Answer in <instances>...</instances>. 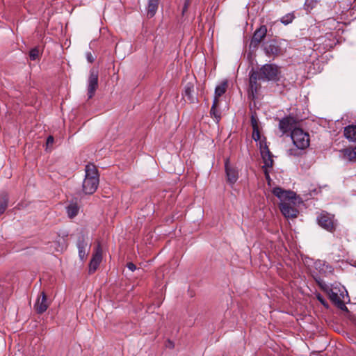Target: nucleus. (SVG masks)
<instances>
[{
  "mask_svg": "<svg viewBox=\"0 0 356 356\" xmlns=\"http://www.w3.org/2000/svg\"><path fill=\"white\" fill-rule=\"evenodd\" d=\"M252 137L253 140H254L256 142H257L258 140H259L261 138L259 127L252 129Z\"/></svg>",
  "mask_w": 356,
  "mask_h": 356,
  "instance_id": "c756f323",
  "label": "nucleus"
},
{
  "mask_svg": "<svg viewBox=\"0 0 356 356\" xmlns=\"http://www.w3.org/2000/svg\"><path fill=\"white\" fill-rule=\"evenodd\" d=\"M194 91V85L193 83L189 82L187 83L184 87V90L183 95L187 97V99L191 103H194L196 100V98L193 95V92Z\"/></svg>",
  "mask_w": 356,
  "mask_h": 356,
  "instance_id": "f3484780",
  "label": "nucleus"
},
{
  "mask_svg": "<svg viewBox=\"0 0 356 356\" xmlns=\"http://www.w3.org/2000/svg\"><path fill=\"white\" fill-rule=\"evenodd\" d=\"M298 122L295 116L289 115L279 120V129L283 134H286L289 131L291 132L293 129H298L296 126Z\"/></svg>",
  "mask_w": 356,
  "mask_h": 356,
  "instance_id": "39448f33",
  "label": "nucleus"
},
{
  "mask_svg": "<svg viewBox=\"0 0 356 356\" xmlns=\"http://www.w3.org/2000/svg\"><path fill=\"white\" fill-rule=\"evenodd\" d=\"M293 18H294V17L293 15H290V14L286 15L285 16H284L281 18V22L285 25H287V24H290L291 22H292Z\"/></svg>",
  "mask_w": 356,
  "mask_h": 356,
  "instance_id": "c85d7f7f",
  "label": "nucleus"
},
{
  "mask_svg": "<svg viewBox=\"0 0 356 356\" xmlns=\"http://www.w3.org/2000/svg\"><path fill=\"white\" fill-rule=\"evenodd\" d=\"M189 6V1L188 0H186L185 3H184V7H183V10H182V13L184 14L188 9Z\"/></svg>",
  "mask_w": 356,
  "mask_h": 356,
  "instance_id": "c9c22d12",
  "label": "nucleus"
},
{
  "mask_svg": "<svg viewBox=\"0 0 356 356\" xmlns=\"http://www.w3.org/2000/svg\"><path fill=\"white\" fill-rule=\"evenodd\" d=\"M343 158L350 162H356V147L341 150Z\"/></svg>",
  "mask_w": 356,
  "mask_h": 356,
  "instance_id": "dca6fc26",
  "label": "nucleus"
},
{
  "mask_svg": "<svg viewBox=\"0 0 356 356\" xmlns=\"http://www.w3.org/2000/svg\"><path fill=\"white\" fill-rule=\"evenodd\" d=\"M312 3H314L312 0H306L305 6H309Z\"/></svg>",
  "mask_w": 356,
  "mask_h": 356,
  "instance_id": "e433bc0d",
  "label": "nucleus"
},
{
  "mask_svg": "<svg viewBox=\"0 0 356 356\" xmlns=\"http://www.w3.org/2000/svg\"><path fill=\"white\" fill-rule=\"evenodd\" d=\"M79 211V207L76 202H71L69 205L66 207V211L70 218L75 217Z\"/></svg>",
  "mask_w": 356,
  "mask_h": 356,
  "instance_id": "4be33fe9",
  "label": "nucleus"
},
{
  "mask_svg": "<svg viewBox=\"0 0 356 356\" xmlns=\"http://www.w3.org/2000/svg\"><path fill=\"white\" fill-rule=\"evenodd\" d=\"M250 123L253 128H259V119L255 111L251 113Z\"/></svg>",
  "mask_w": 356,
  "mask_h": 356,
  "instance_id": "bb28decb",
  "label": "nucleus"
},
{
  "mask_svg": "<svg viewBox=\"0 0 356 356\" xmlns=\"http://www.w3.org/2000/svg\"><path fill=\"white\" fill-rule=\"evenodd\" d=\"M280 67L275 64H265L258 70L252 69L250 72L249 85L252 92H257L261 85L257 81H278L280 79Z\"/></svg>",
  "mask_w": 356,
  "mask_h": 356,
  "instance_id": "f257e3e1",
  "label": "nucleus"
},
{
  "mask_svg": "<svg viewBox=\"0 0 356 356\" xmlns=\"http://www.w3.org/2000/svg\"><path fill=\"white\" fill-rule=\"evenodd\" d=\"M40 55V50L38 47H34L29 51V58L31 60H35L39 58Z\"/></svg>",
  "mask_w": 356,
  "mask_h": 356,
  "instance_id": "cd10ccee",
  "label": "nucleus"
},
{
  "mask_svg": "<svg viewBox=\"0 0 356 356\" xmlns=\"http://www.w3.org/2000/svg\"><path fill=\"white\" fill-rule=\"evenodd\" d=\"M86 175L83 181V191L86 195L93 194L99 186V173L96 166L93 163L86 165Z\"/></svg>",
  "mask_w": 356,
  "mask_h": 356,
  "instance_id": "f03ea898",
  "label": "nucleus"
},
{
  "mask_svg": "<svg viewBox=\"0 0 356 356\" xmlns=\"http://www.w3.org/2000/svg\"><path fill=\"white\" fill-rule=\"evenodd\" d=\"M49 306V303L47 301V295L42 291L34 305V309L37 314H42L47 311Z\"/></svg>",
  "mask_w": 356,
  "mask_h": 356,
  "instance_id": "f8f14e48",
  "label": "nucleus"
},
{
  "mask_svg": "<svg viewBox=\"0 0 356 356\" xmlns=\"http://www.w3.org/2000/svg\"><path fill=\"white\" fill-rule=\"evenodd\" d=\"M87 243L85 241L84 237H80L77 241V248L79 250V256L81 260H83L86 256L87 253L86 251V248L87 247Z\"/></svg>",
  "mask_w": 356,
  "mask_h": 356,
  "instance_id": "6ab92c4d",
  "label": "nucleus"
},
{
  "mask_svg": "<svg viewBox=\"0 0 356 356\" xmlns=\"http://www.w3.org/2000/svg\"><path fill=\"white\" fill-rule=\"evenodd\" d=\"M98 71L95 69H91L88 80V99H91L95 95V91L98 88Z\"/></svg>",
  "mask_w": 356,
  "mask_h": 356,
  "instance_id": "6e6552de",
  "label": "nucleus"
},
{
  "mask_svg": "<svg viewBox=\"0 0 356 356\" xmlns=\"http://www.w3.org/2000/svg\"><path fill=\"white\" fill-rule=\"evenodd\" d=\"M258 141L259 143V149L261 154H262V152H267L268 154L270 149L266 144V138L264 137L263 138H261Z\"/></svg>",
  "mask_w": 356,
  "mask_h": 356,
  "instance_id": "a878e982",
  "label": "nucleus"
},
{
  "mask_svg": "<svg viewBox=\"0 0 356 356\" xmlns=\"http://www.w3.org/2000/svg\"><path fill=\"white\" fill-rule=\"evenodd\" d=\"M54 142V137L52 136H49L47 138V142H46L47 147L48 148L49 147H51Z\"/></svg>",
  "mask_w": 356,
  "mask_h": 356,
  "instance_id": "7c9ffc66",
  "label": "nucleus"
},
{
  "mask_svg": "<svg viewBox=\"0 0 356 356\" xmlns=\"http://www.w3.org/2000/svg\"><path fill=\"white\" fill-rule=\"evenodd\" d=\"M127 267L129 268V270H130L132 272L136 269V265L132 262L127 263Z\"/></svg>",
  "mask_w": 356,
  "mask_h": 356,
  "instance_id": "f704fd0d",
  "label": "nucleus"
},
{
  "mask_svg": "<svg viewBox=\"0 0 356 356\" xmlns=\"http://www.w3.org/2000/svg\"><path fill=\"white\" fill-rule=\"evenodd\" d=\"M267 33V28L265 25L261 26L257 29L253 33L252 38L250 41V47L257 48L261 43V42L266 37Z\"/></svg>",
  "mask_w": 356,
  "mask_h": 356,
  "instance_id": "9d476101",
  "label": "nucleus"
},
{
  "mask_svg": "<svg viewBox=\"0 0 356 356\" xmlns=\"http://www.w3.org/2000/svg\"><path fill=\"white\" fill-rule=\"evenodd\" d=\"M262 169H263L266 181H268V184H270L271 179H270V175H269V171L268 170V168H262Z\"/></svg>",
  "mask_w": 356,
  "mask_h": 356,
  "instance_id": "2f4dec72",
  "label": "nucleus"
},
{
  "mask_svg": "<svg viewBox=\"0 0 356 356\" xmlns=\"http://www.w3.org/2000/svg\"><path fill=\"white\" fill-rule=\"evenodd\" d=\"M293 145L299 149H305L309 146V134L302 129H293L291 133Z\"/></svg>",
  "mask_w": 356,
  "mask_h": 356,
  "instance_id": "20e7f679",
  "label": "nucleus"
},
{
  "mask_svg": "<svg viewBox=\"0 0 356 356\" xmlns=\"http://www.w3.org/2000/svg\"><path fill=\"white\" fill-rule=\"evenodd\" d=\"M159 0H148L147 14L149 17H153L159 8Z\"/></svg>",
  "mask_w": 356,
  "mask_h": 356,
  "instance_id": "a211bd4d",
  "label": "nucleus"
},
{
  "mask_svg": "<svg viewBox=\"0 0 356 356\" xmlns=\"http://www.w3.org/2000/svg\"><path fill=\"white\" fill-rule=\"evenodd\" d=\"M280 209L283 216L287 218H296L298 214V211L294 207L291 206L289 203L287 202H282L280 204Z\"/></svg>",
  "mask_w": 356,
  "mask_h": 356,
  "instance_id": "4468645a",
  "label": "nucleus"
},
{
  "mask_svg": "<svg viewBox=\"0 0 356 356\" xmlns=\"http://www.w3.org/2000/svg\"><path fill=\"white\" fill-rule=\"evenodd\" d=\"M315 268L323 276L328 277L334 274V268L326 261H317L315 262Z\"/></svg>",
  "mask_w": 356,
  "mask_h": 356,
  "instance_id": "ddd939ff",
  "label": "nucleus"
},
{
  "mask_svg": "<svg viewBox=\"0 0 356 356\" xmlns=\"http://www.w3.org/2000/svg\"><path fill=\"white\" fill-rule=\"evenodd\" d=\"M313 277L319 288L326 293L330 301L341 310H347V307L345 305L343 301L341 299L337 291L330 288L318 275H313Z\"/></svg>",
  "mask_w": 356,
  "mask_h": 356,
  "instance_id": "7ed1b4c3",
  "label": "nucleus"
},
{
  "mask_svg": "<svg viewBox=\"0 0 356 356\" xmlns=\"http://www.w3.org/2000/svg\"><path fill=\"white\" fill-rule=\"evenodd\" d=\"M261 155L264 163V165L262 166V168H272L273 166L274 161L273 159V156L270 151H269L268 154L267 152H262Z\"/></svg>",
  "mask_w": 356,
  "mask_h": 356,
  "instance_id": "aec40b11",
  "label": "nucleus"
},
{
  "mask_svg": "<svg viewBox=\"0 0 356 356\" xmlns=\"http://www.w3.org/2000/svg\"><path fill=\"white\" fill-rule=\"evenodd\" d=\"M225 173L227 181L230 185L234 184L238 179V171L236 167L229 163V159H226L225 163Z\"/></svg>",
  "mask_w": 356,
  "mask_h": 356,
  "instance_id": "9b49d317",
  "label": "nucleus"
},
{
  "mask_svg": "<svg viewBox=\"0 0 356 356\" xmlns=\"http://www.w3.org/2000/svg\"><path fill=\"white\" fill-rule=\"evenodd\" d=\"M227 87V81H224L221 83L220 85L217 86L215 89V96L214 99H217L218 101L219 98L225 93Z\"/></svg>",
  "mask_w": 356,
  "mask_h": 356,
  "instance_id": "b1692460",
  "label": "nucleus"
},
{
  "mask_svg": "<svg viewBox=\"0 0 356 356\" xmlns=\"http://www.w3.org/2000/svg\"><path fill=\"white\" fill-rule=\"evenodd\" d=\"M317 299L323 306H325L327 308L328 307L327 302L321 295L317 296Z\"/></svg>",
  "mask_w": 356,
  "mask_h": 356,
  "instance_id": "473e14b6",
  "label": "nucleus"
},
{
  "mask_svg": "<svg viewBox=\"0 0 356 356\" xmlns=\"http://www.w3.org/2000/svg\"><path fill=\"white\" fill-rule=\"evenodd\" d=\"M102 260V250L101 245L98 243L95 248V252L89 264V273H94L98 268Z\"/></svg>",
  "mask_w": 356,
  "mask_h": 356,
  "instance_id": "1a4fd4ad",
  "label": "nucleus"
},
{
  "mask_svg": "<svg viewBox=\"0 0 356 356\" xmlns=\"http://www.w3.org/2000/svg\"><path fill=\"white\" fill-rule=\"evenodd\" d=\"M273 193L282 201L290 200L295 198L296 194L290 191H285L280 187H275L273 189Z\"/></svg>",
  "mask_w": 356,
  "mask_h": 356,
  "instance_id": "2eb2a0df",
  "label": "nucleus"
},
{
  "mask_svg": "<svg viewBox=\"0 0 356 356\" xmlns=\"http://www.w3.org/2000/svg\"><path fill=\"white\" fill-rule=\"evenodd\" d=\"M264 50L268 56L276 57L283 54L280 41L275 39L269 40L264 44Z\"/></svg>",
  "mask_w": 356,
  "mask_h": 356,
  "instance_id": "0eeeda50",
  "label": "nucleus"
},
{
  "mask_svg": "<svg viewBox=\"0 0 356 356\" xmlns=\"http://www.w3.org/2000/svg\"><path fill=\"white\" fill-rule=\"evenodd\" d=\"M86 56L87 60H88L89 63H93V62H94V60H95V58H94V56H92V53H91V52H87V53H86Z\"/></svg>",
  "mask_w": 356,
  "mask_h": 356,
  "instance_id": "72a5a7b5",
  "label": "nucleus"
},
{
  "mask_svg": "<svg viewBox=\"0 0 356 356\" xmlns=\"http://www.w3.org/2000/svg\"><path fill=\"white\" fill-rule=\"evenodd\" d=\"M318 224L325 230L333 232L336 229V222L334 220V216L327 213L322 212L317 217Z\"/></svg>",
  "mask_w": 356,
  "mask_h": 356,
  "instance_id": "423d86ee",
  "label": "nucleus"
},
{
  "mask_svg": "<svg viewBox=\"0 0 356 356\" xmlns=\"http://www.w3.org/2000/svg\"><path fill=\"white\" fill-rule=\"evenodd\" d=\"M218 104V100L213 99V104L210 110L211 117L215 119L216 123H218L221 118L220 112L217 109Z\"/></svg>",
  "mask_w": 356,
  "mask_h": 356,
  "instance_id": "5701e85b",
  "label": "nucleus"
},
{
  "mask_svg": "<svg viewBox=\"0 0 356 356\" xmlns=\"http://www.w3.org/2000/svg\"><path fill=\"white\" fill-rule=\"evenodd\" d=\"M345 137L352 141H356V125H350L344 129Z\"/></svg>",
  "mask_w": 356,
  "mask_h": 356,
  "instance_id": "412c9836",
  "label": "nucleus"
},
{
  "mask_svg": "<svg viewBox=\"0 0 356 356\" xmlns=\"http://www.w3.org/2000/svg\"><path fill=\"white\" fill-rule=\"evenodd\" d=\"M8 195L6 193L0 195V215L3 214L8 207Z\"/></svg>",
  "mask_w": 356,
  "mask_h": 356,
  "instance_id": "393cba45",
  "label": "nucleus"
}]
</instances>
